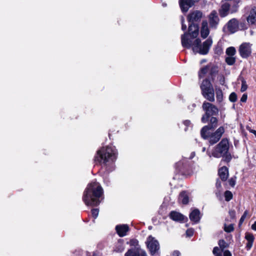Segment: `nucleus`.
<instances>
[{
	"label": "nucleus",
	"mask_w": 256,
	"mask_h": 256,
	"mask_svg": "<svg viewBox=\"0 0 256 256\" xmlns=\"http://www.w3.org/2000/svg\"><path fill=\"white\" fill-rule=\"evenodd\" d=\"M188 30V32H185L182 35V46L188 48L192 47V50L194 53H198L202 55L206 54L212 45V39L209 38L202 44H201V41L199 38H196L194 42L192 41L198 34L199 28L198 24H190Z\"/></svg>",
	"instance_id": "obj_1"
},
{
	"label": "nucleus",
	"mask_w": 256,
	"mask_h": 256,
	"mask_svg": "<svg viewBox=\"0 0 256 256\" xmlns=\"http://www.w3.org/2000/svg\"><path fill=\"white\" fill-rule=\"evenodd\" d=\"M103 194V190L100 184L92 182L87 186L82 197V200L86 206H96L98 205Z\"/></svg>",
	"instance_id": "obj_2"
},
{
	"label": "nucleus",
	"mask_w": 256,
	"mask_h": 256,
	"mask_svg": "<svg viewBox=\"0 0 256 256\" xmlns=\"http://www.w3.org/2000/svg\"><path fill=\"white\" fill-rule=\"evenodd\" d=\"M117 150L114 146L102 147L98 150L94 156V160L102 165L106 166L113 163L117 158Z\"/></svg>",
	"instance_id": "obj_3"
},
{
	"label": "nucleus",
	"mask_w": 256,
	"mask_h": 256,
	"mask_svg": "<svg viewBox=\"0 0 256 256\" xmlns=\"http://www.w3.org/2000/svg\"><path fill=\"white\" fill-rule=\"evenodd\" d=\"M229 143L228 139L223 138L220 142L214 148L211 154L207 152L210 157L212 156L220 158L224 157L226 161H230L232 158L230 154L228 152Z\"/></svg>",
	"instance_id": "obj_4"
},
{
	"label": "nucleus",
	"mask_w": 256,
	"mask_h": 256,
	"mask_svg": "<svg viewBox=\"0 0 256 256\" xmlns=\"http://www.w3.org/2000/svg\"><path fill=\"white\" fill-rule=\"evenodd\" d=\"M200 89L204 97L208 100L213 102L214 100V91L212 84L207 78L204 80L201 85Z\"/></svg>",
	"instance_id": "obj_5"
},
{
	"label": "nucleus",
	"mask_w": 256,
	"mask_h": 256,
	"mask_svg": "<svg viewBox=\"0 0 256 256\" xmlns=\"http://www.w3.org/2000/svg\"><path fill=\"white\" fill-rule=\"evenodd\" d=\"M203 110L206 114L202 118V122L206 123L208 122L210 116L216 115L218 114V108L212 104L208 102H204L202 104Z\"/></svg>",
	"instance_id": "obj_6"
},
{
	"label": "nucleus",
	"mask_w": 256,
	"mask_h": 256,
	"mask_svg": "<svg viewBox=\"0 0 256 256\" xmlns=\"http://www.w3.org/2000/svg\"><path fill=\"white\" fill-rule=\"evenodd\" d=\"M212 130L207 131L206 136H202L204 139H208L211 144L216 143L221 138L224 132V128L220 126L214 132H212Z\"/></svg>",
	"instance_id": "obj_7"
},
{
	"label": "nucleus",
	"mask_w": 256,
	"mask_h": 256,
	"mask_svg": "<svg viewBox=\"0 0 256 256\" xmlns=\"http://www.w3.org/2000/svg\"><path fill=\"white\" fill-rule=\"evenodd\" d=\"M146 244L151 255L159 254L160 246L158 240L152 236H150L148 238Z\"/></svg>",
	"instance_id": "obj_8"
},
{
	"label": "nucleus",
	"mask_w": 256,
	"mask_h": 256,
	"mask_svg": "<svg viewBox=\"0 0 256 256\" xmlns=\"http://www.w3.org/2000/svg\"><path fill=\"white\" fill-rule=\"evenodd\" d=\"M218 72V67L212 64H208L201 68L199 72V77L203 78L208 76L211 79L214 80Z\"/></svg>",
	"instance_id": "obj_9"
},
{
	"label": "nucleus",
	"mask_w": 256,
	"mask_h": 256,
	"mask_svg": "<svg viewBox=\"0 0 256 256\" xmlns=\"http://www.w3.org/2000/svg\"><path fill=\"white\" fill-rule=\"evenodd\" d=\"M218 119L215 117L212 116L210 119L208 124L202 128L200 132L202 136L206 137L207 131L212 130L216 128L218 125Z\"/></svg>",
	"instance_id": "obj_10"
},
{
	"label": "nucleus",
	"mask_w": 256,
	"mask_h": 256,
	"mask_svg": "<svg viewBox=\"0 0 256 256\" xmlns=\"http://www.w3.org/2000/svg\"><path fill=\"white\" fill-rule=\"evenodd\" d=\"M208 19L210 28L212 29H216L220 22L217 12L214 10L212 11L208 16Z\"/></svg>",
	"instance_id": "obj_11"
},
{
	"label": "nucleus",
	"mask_w": 256,
	"mask_h": 256,
	"mask_svg": "<svg viewBox=\"0 0 256 256\" xmlns=\"http://www.w3.org/2000/svg\"><path fill=\"white\" fill-rule=\"evenodd\" d=\"M252 44L248 42H244L242 44L239 48V52L240 56L242 58H247L252 53Z\"/></svg>",
	"instance_id": "obj_12"
},
{
	"label": "nucleus",
	"mask_w": 256,
	"mask_h": 256,
	"mask_svg": "<svg viewBox=\"0 0 256 256\" xmlns=\"http://www.w3.org/2000/svg\"><path fill=\"white\" fill-rule=\"evenodd\" d=\"M202 12L200 10H194L190 12L188 16V20L190 24L200 21L202 17Z\"/></svg>",
	"instance_id": "obj_13"
},
{
	"label": "nucleus",
	"mask_w": 256,
	"mask_h": 256,
	"mask_svg": "<svg viewBox=\"0 0 256 256\" xmlns=\"http://www.w3.org/2000/svg\"><path fill=\"white\" fill-rule=\"evenodd\" d=\"M169 216L172 220L180 222H184L185 220H188L187 217L176 211L171 212Z\"/></svg>",
	"instance_id": "obj_14"
},
{
	"label": "nucleus",
	"mask_w": 256,
	"mask_h": 256,
	"mask_svg": "<svg viewBox=\"0 0 256 256\" xmlns=\"http://www.w3.org/2000/svg\"><path fill=\"white\" fill-rule=\"evenodd\" d=\"M192 0H179L180 6L182 12H186L194 4Z\"/></svg>",
	"instance_id": "obj_15"
},
{
	"label": "nucleus",
	"mask_w": 256,
	"mask_h": 256,
	"mask_svg": "<svg viewBox=\"0 0 256 256\" xmlns=\"http://www.w3.org/2000/svg\"><path fill=\"white\" fill-rule=\"evenodd\" d=\"M228 30L231 33H234L238 30V22L236 18H232L228 21L227 24Z\"/></svg>",
	"instance_id": "obj_16"
},
{
	"label": "nucleus",
	"mask_w": 256,
	"mask_h": 256,
	"mask_svg": "<svg viewBox=\"0 0 256 256\" xmlns=\"http://www.w3.org/2000/svg\"><path fill=\"white\" fill-rule=\"evenodd\" d=\"M210 34V30L208 22L206 20H202L200 28V36L203 38H206Z\"/></svg>",
	"instance_id": "obj_17"
},
{
	"label": "nucleus",
	"mask_w": 256,
	"mask_h": 256,
	"mask_svg": "<svg viewBox=\"0 0 256 256\" xmlns=\"http://www.w3.org/2000/svg\"><path fill=\"white\" fill-rule=\"evenodd\" d=\"M248 24H256V7L254 6L250 9L248 16L246 18Z\"/></svg>",
	"instance_id": "obj_18"
},
{
	"label": "nucleus",
	"mask_w": 256,
	"mask_h": 256,
	"mask_svg": "<svg viewBox=\"0 0 256 256\" xmlns=\"http://www.w3.org/2000/svg\"><path fill=\"white\" fill-rule=\"evenodd\" d=\"M116 230L120 236L123 237L126 234L129 228L127 224H120L116 226Z\"/></svg>",
	"instance_id": "obj_19"
},
{
	"label": "nucleus",
	"mask_w": 256,
	"mask_h": 256,
	"mask_svg": "<svg viewBox=\"0 0 256 256\" xmlns=\"http://www.w3.org/2000/svg\"><path fill=\"white\" fill-rule=\"evenodd\" d=\"M190 219L194 222H198L200 218V212L198 209L194 210L190 214Z\"/></svg>",
	"instance_id": "obj_20"
},
{
	"label": "nucleus",
	"mask_w": 256,
	"mask_h": 256,
	"mask_svg": "<svg viewBox=\"0 0 256 256\" xmlns=\"http://www.w3.org/2000/svg\"><path fill=\"white\" fill-rule=\"evenodd\" d=\"M230 7V4L228 2H226L222 4L221 8L219 10V14L221 17H225L228 14Z\"/></svg>",
	"instance_id": "obj_21"
},
{
	"label": "nucleus",
	"mask_w": 256,
	"mask_h": 256,
	"mask_svg": "<svg viewBox=\"0 0 256 256\" xmlns=\"http://www.w3.org/2000/svg\"><path fill=\"white\" fill-rule=\"evenodd\" d=\"M218 174L222 180H226L228 176V168L226 166L222 167L219 169Z\"/></svg>",
	"instance_id": "obj_22"
},
{
	"label": "nucleus",
	"mask_w": 256,
	"mask_h": 256,
	"mask_svg": "<svg viewBox=\"0 0 256 256\" xmlns=\"http://www.w3.org/2000/svg\"><path fill=\"white\" fill-rule=\"evenodd\" d=\"M178 200L183 204H187L189 200L188 194L186 192H182L180 194Z\"/></svg>",
	"instance_id": "obj_23"
},
{
	"label": "nucleus",
	"mask_w": 256,
	"mask_h": 256,
	"mask_svg": "<svg viewBox=\"0 0 256 256\" xmlns=\"http://www.w3.org/2000/svg\"><path fill=\"white\" fill-rule=\"evenodd\" d=\"M140 250V248H134L130 249L125 254V256H138Z\"/></svg>",
	"instance_id": "obj_24"
},
{
	"label": "nucleus",
	"mask_w": 256,
	"mask_h": 256,
	"mask_svg": "<svg viewBox=\"0 0 256 256\" xmlns=\"http://www.w3.org/2000/svg\"><path fill=\"white\" fill-rule=\"evenodd\" d=\"M216 98L218 102H221L223 100V94L220 88H216Z\"/></svg>",
	"instance_id": "obj_25"
},
{
	"label": "nucleus",
	"mask_w": 256,
	"mask_h": 256,
	"mask_svg": "<svg viewBox=\"0 0 256 256\" xmlns=\"http://www.w3.org/2000/svg\"><path fill=\"white\" fill-rule=\"evenodd\" d=\"M236 52V49L232 46L229 47L226 50V54L228 56H234Z\"/></svg>",
	"instance_id": "obj_26"
},
{
	"label": "nucleus",
	"mask_w": 256,
	"mask_h": 256,
	"mask_svg": "<svg viewBox=\"0 0 256 256\" xmlns=\"http://www.w3.org/2000/svg\"><path fill=\"white\" fill-rule=\"evenodd\" d=\"M226 62L228 65H232L236 62V58L233 56H228L226 58Z\"/></svg>",
	"instance_id": "obj_27"
},
{
	"label": "nucleus",
	"mask_w": 256,
	"mask_h": 256,
	"mask_svg": "<svg viewBox=\"0 0 256 256\" xmlns=\"http://www.w3.org/2000/svg\"><path fill=\"white\" fill-rule=\"evenodd\" d=\"M224 197L226 201L228 202L231 200L232 198V194L231 192L226 190L224 192Z\"/></svg>",
	"instance_id": "obj_28"
},
{
	"label": "nucleus",
	"mask_w": 256,
	"mask_h": 256,
	"mask_svg": "<svg viewBox=\"0 0 256 256\" xmlns=\"http://www.w3.org/2000/svg\"><path fill=\"white\" fill-rule=\"evenodd\" d=\"M234 230V228L233 224H230L228 226L224 224V230L227 232H232Z\"/></svg>",
	"instance_id": "obj_29"
},
{
	"label": "nucleus",
	"mask_w": 256,
	"mask_h": 256,
	"mask_svg": "<svg viewBox=\"0 0 256 256\" xmlns=\"http://www.w3.org/2000/svg\"><path fill=\"white\" fill-rule=\"evenodd\" d=\"M218 245L221 249V251H224V249L228 246L226 243L223 240H220L218 242Z\"/></svg>",
	"instance_id": "obj_30"
},
{
	"label": "nucleus",
	"mask_w": 256,
	"mask_h": 256,
	"mask_svg": "<svg viewBox=\"0 0 256 256\" xmlns=\"http://www.w3.org/2000/svg\"><path fill=\"white\" fill-rule=\"evenodd\" d=\"M229 100L232 102H235L237 100V96L235 92H232L229 96Z\"/></svg>",
	"instance_id": "obj_31"
},
{
	"label": "nucleus",
	"mask_w": 256,
	"mask_h": 256,
	"mask_svg": "<svg viewBox=\"0 0 256 256\" xmlns=\"http://www.w3.org/2000/svg\"><path fill=\"white\" fill-rule=\"evenodd\" d=\"M245 238L248 242H254V237L252 234L248 233L246 234Z\"/></svg>",
	"instance_id": "obj_32"
},
{
	"label": "nucleus",
	"mask_w": 256,
	"mask_h": 256,
	"mask_svg": "<svg viewBox=\"0 0 256 256\" xmlns=\"http://www.w3.org/2000/svg\"><path fill=\"white\" fill-rule=\"evenodd\" d=\"M247 88L248 85L246 84V82L244 80H242V86L240 88V91L242 92H244L246 90Z\"/></svg>",
	"instance_id": "obj_33"
},
{
	"label": "nucleus",
	"mask_w": 256,
	"mask_h": 256,
	"mask_svg": "<svg viewBox=\"0 0 256 256\" xmlns=\"http://www.w3.org/2000/svg\"><path fill=\"white\" fill-rule=\"evenodd\" d=\"M98 213H99V210L98 208H94L92 210V216H93V218L96 219L98 215Z\"/></svg>",
	"instance_id": "obj_34"
},
{
	"label": "nucleus",
	"mask_w": 256,
	"mask_h": 256,
	"mask_svg": "<svg viewBox=\"0 0 256 256\" xmlns=\"http://www.w3.org/2000/svg\"><path fill=\"white\" fill-rule=\"evenodd\" d=\"M248 210H246L243 215L242 216L240 220V224H241L244 221V219L246 218V216L248 215Z\"/></svg>",
	"instance_id": "obj_35"
},
{
	"label": "nucleus",
	"mask_w": 256,
	"mask_h": 256,
	"mask_svg": "<svg viewBox=\"0 0 256 256\" xmlns=\"http://www.w3.org/2000/svg\"><path fill=\"white\" fill-rule=\"evenodd\" d=\"M183 124L186 126V128H184L185 131L187 130L188 126H192L190 122L188 120H186L184 121Z\"/></svg>",
	"instance_id": "obj_36"
},
{
	"label": "nucleus",
	"mask_w": 256,
	"mask_h": 256,
	"mask_svg": "<svg viewBox=\"0 0 256 256\" xmlns=\"http://www.w3.org/2000/svg\"><path fill=\"white\" fill-rule=\"evenodd\" d=\"M228 184L230 186H234L236 184V178H232L228 180Z\"/></svg>",
	"instance_id": "obj_37"
},
{
	"label": "nucleus",
	"mask_w": 256,
	"mask_h": 256,
	"mask_svg": "<svg viewBox=\"0 0 256 256\" xmlns=\"http://www.w3.org/2000/svg\"><path fill=\"white\" fill-rule=\"evenodd\" d=\"M212 252L214 256L222 252H220V248L217 246L214 248Z\"/></svg>",
	"instance_id": "obj_38"
},
{
	"label": "nucleus",
	"mask_w": 256,
	"mask_h": 256,
	"mask_svg": "<svg viewBox=\"0 0 256 256\" xmlns=\"http://www.w3.org/2000/svg\"><path fill=\"white\" fill-rule=\"evenodd\" d=\"M194 234V230L192 228L188 229L186 232V234L188 236H192Z\"/></svg>",
	"instance_id": "obj_39"
},
{
	"label": "nucleus",
	"mask_w": 256,
	"mask_h": 256,
	"mask_svg": "<svg viewBox=\"0 0 256 256\" xmlns=\"http://www.w3.org/2000/svg\"><path fill=\"white\" fill-rule=\"evenodd\" d=\"M138 256H147L146 252L144 250L140 248V250H139V253H138Z\"/></svg>",
	"instance_id": "obj_40"
},
{
	"label": "nucleus",
	"mask_w": 256,
	"mask_h": 256,
	"mask_svg": "<svg viewBox=\"0 0 256 256\" xmlns=\"http://www.w3.org/2000/svg\"><path fill=\"white\" fill-rule=\"evenodd\" d=\"M229 214L232 219H234L236 217V212L234 210H230L229 211Z\"/></svg>",
	"instance_id": "obj_41"
},
{
	"label": "nucleus",
	"mask_w": 256,
	"mask_h": 256,
	"mask_svg": "<svg viewBox=\"0 0 256 256\" xmlns=\"http://www.w3.org/2000/svg\"><path fill=\"white\" fill-rule=\"evenodd\" d=\"M184 18H182L181 22H182V30H186V26L184 24Z\"/></svg>",
	"instance_id": "obj_42"
},
{
	"label": "nucleus",
	"mask_w": 256,
	"mask_h": 256,
	"mask_svg": "<svg viewBox=\"0 0 256 256\" xmlns=\"http://www.w3.org/2000/svg\"><path fill=\"white\" fill-rule=\"evenodd\" d=\"M247 98V94H244L240 98V101L242 102H245L246 101Z\"/></svg>",
	"instance_id": "obj_43"
},
{
	"label": "nucleus",
	"mask_w": 256,
	"mask_h": 256,
	"mask_svg": "<svg viewBox=\"0 0 256 256\" xmlns=\"http://www.w3.org/2000/svg\"><path fill=\"white\" fill-rule=\"evenodd\" d=\"M224 256H232V254L229 250H226L224 252Z\"/></svg>",
	"instance_id": "obj_44"
},
{
	"label": "nucleus",
	"mask_w": 256,
	"mask_h": 256,
	"mask_svg": "<svg viewBox=\"0 0 256 256\" xmlns=\"http://www.w3.org/2000/svg\"><path fill=\"white\" fill-rule=\"evenodd\" d=\"M172 256H180V253L178 250H174L172 252Z\"/></svg>",
	"instance_id": "obj_45"
},
{
	"label": "nucleus",
	"mask_w": 256,
	"mask_h": 256,
	"mask_svg": "<svg viewBox=\"0 0 256 256\" xmlns=\"http://www.w3.org/2000/svg\"><path fill=\"white\" fill-rule=\"evenodd\" d=\"M252 244H253V242H248L247 244H246V247L248 248V249H250L252 246Z\"/></svg>",
	"instance_id": "obj_46"
},
{
	"label": "nucleus",
	"mask_w": 256,
	"mask_h": 256,
	"mask_svg": "<svg viewBox=\"0 0 256 256\" xmlns=\"http://www.w3.org/2000/svg\"><path fill=\"white\" fill-rule=\"evenodd\" d=\"M252 228L256 231V221L254 222V224H252Z\"/></svg>",
	"instance_id": "obj_47"
},
{
	"label": "nucleus",
	"mask_w": 256,
	"mask_h": 256,
	"mask_svg": "<svg viewBox=\"0 0 256 256\" xmlns=\"http://www.w3.org/2000/svg\"><path fill=\"white\" fill-rule=\"evenodd\" d=\"M216 186L218 188L221 186L220 182L219 180H217L216 182Z\"/></svg>",
	"instance_id": "obj_48"
},
{
	"label": "nucleus",
	"mask_w": 256,
	"mask_h": 256,
	"mask_svg": "<svg viewBox=\"0 0 256 256\" xmlns=\"http://www.w3.org/2000/svg\"><path fill=\"white\" fill-rule=\"evenodd\" d=\"M251 132L256 137V130H252Z\"/></svg>",
	"instance_id": "obj_49"
},
{
	"label": "nucleus",
	"mask_w": 256,
	"mask_h": 256,
	"mask_svg": "<svg viewBox=\"0 0 256 256\" xmlns=\"http://www.w3.org/2000/svg\"><path fill=\"white\" fill-rule=\"evenodd\" d=\"M130 242H132V244H137L138 242L136 240H132V241H130Z\"/></svg>",
	"instance_id": "obj_50"
},
{
	"label": "nucleus",
	"mask_w": 256,
	"mask_h": 256,
	"mask_svg": "<svg viewBox=\"0 0 256 256\" xmlns=\"http://www.w3.org/2000/svg\"><path fill=\"white\" fill-rule=\"evenodd\" d=\"M194 155H195V154H194V152L192 153V156H190V158H192L194 156Z\"/></svg>",
	"instance_id": "obj_51"
},
{
	"label": "nucleus",
	"mask_w": 256,
	"mask_h": 256,
	"mask_svg": "<svg viewBox=\"0 0 256 256\" xmlns=\"http://www.w3.org/2000/svg\"><path fill=\"white\" fill-rule=\"evenodd\" d=\"M222 256V252H221V253H220V254H216V256Z\"/></svg>",
	"instance_id": "obj_52"
},
{
	"label": "nucleus",
	"mask_w": 256,
	"mask_h": 256,
	"mask_svg": "<svg viewBox=\"0 0 256 256\" xmlns=\"http://www.w3.org/2000/svg\"><path fill=\"white\" fill-rule=\"evenodd\" d=\"M205 150H206V148H203L202 152H204Z\"/></svg>",
	"instance_id": "obj_53"
},
{
	"label": "nucleus",
	"mask_w": 256,
	"mask_h": 256,
	"mask_svg": "<svg viewBox=\"0 0 256 256\" xmlns=\"http://www.w3.org/2000/svg\"><path fill=\"white\" fill-rule=\"evenodd\" d=\"M162 6H166V4H162Z\"/></svg>",
	"instance_id": "obj_54"
},
{
	"label": "nucleus",
	"mask_w": 256,
	"mask_h": 256,
	"mask_svg": "<svg viewBox=\"0 0 256 256\" xmlns=\"http://www.w3.org/2000/svg\"><path fill=\"white\" fill-rule=\"evenodd\" d=\"M180 162H179L177 163V164H176V166H178V165H179V164H180Z\"/></svg>",
	"instance_id": "obj_55"
}]
</instances>
